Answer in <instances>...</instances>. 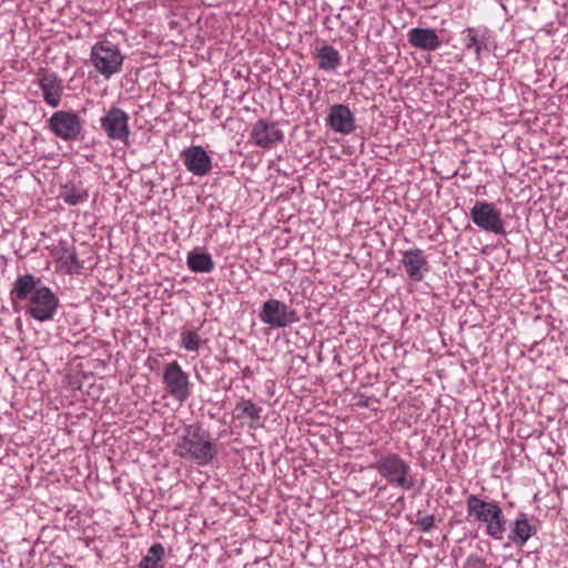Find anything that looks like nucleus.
<instances>
[{
    "label": "nucleus",
    "mask_w": 568,
    "mask_h": 568,
    "mask_svg": "<svg viewBox=\"0 0 568 568\" xmlns=\"http://www.w3.org/2000/svg\"><path fill=\"white\" fill-rule=\"evenodd\" d=\"M40 277L33 274L20 275L13 283L11 295L17 301H28L27 312L39 322H47L54 317L59 298L50 287L41 285Z\"/></svg>",
    "instance_id": "obj_1"
},
{
    "label": "nucleus",
    "mask_w": 568,
    "mask_h": 568,
    "mask_svg": "<svg viewBox=\"0 0 568 568\" xmlns=\"http://www.w3.org/2000/svg\"><path fill=\"white\" fill-rule=\"evenodd\" d=\"M175 452L181 458L190 459L200 466L211 464L217 456V447L210 432L200 424L185 426Z\"/></svg>",
    "instance_id": "obj_2"
},
{
    "label": "nucleus",
    "mask_w": 568,
    "mask_h": 568,
    "mask_svg": "<svg viewBox=\"0 0 568 568\" xmlns=\"http://www.w3.org/2000/svg\"><path fill=\"white\" fill-rule=\"evenodd\" d=\"M466 507L469 517L485 524L486 534L501 540L506 530V520L499 504L495 500L486 501L476 495H469L466 499Z\"/></svg>",
    "instance_id": "obj_3"
},
{
    "label": "nucleus",
    "mask_w": 568,
    "mask_h": 568,
    "mask_svg": "<svg viewBox=\"0 0 568 568\" xmlns=\"http://www.w3.org/2000/svg\"><path fill=\"white\" fill-rule=\"evenodd\" d=\"M381 477L385 478L389 485H396L403 489L409 490L415 487L416 479L412 475L409 464L396 453H388L381 456L373 465Z\"/></svg>",
    "instance_id": "obj_4"
},
{
    "label": "nucleus",
    "mask_w": 568,
    "mask_h": 568,
    "mask_svg": "<svg viewBox=\"0 0 568 568\" xmlns=\"http://www.w3.org/2000/svg\"><path fill=\"white\" fill-rule=\"evenodd\" d=\"M124 57L118 45L104 40L97 42L90 52V62L104 79H110L122 70Z\"/></svg>",
    "instance_id": "obj_5"
},
{
    "label": "nucleus",
    "mask_w": 568,
    "mask_h": 568,
    "mask_svg": "<svg viewBox=\"0 0 568 568\" xmlns=\"http://www.w3.org/2000/svg\"><path fill=\"white\" fill-rule=\"evenodd\" d=\"M48 128L63 141H77L83 134V120L73 111L61 110L50 116Z\"/></svg>",
    "instance_id": "obj_6"
},
{
    "label": "nucleus",
    "mask_w": 568,
    "mask_h": 568,
    "mask_svg": "<svg viewBox=\"0 0 568 568\" xmlns=\"http://www.w3.org/2000/svg\"><path fill=\"white\" fill-rule=\"evenodd\" d=\"M473 223L483 231L497 235L506 234L501 212L487 201H476L470 210Z\"/></svg>",
    "instance_id": "obj_7"
},
{
    "label": "nucleus",
    "mask_w": 568,
    "mask_h": 568,
    "mask_svg": "<svg viewBox=\"0 0 568 568\" xmlns=\"http://www.w3.org/2000/svg\"><path fill=\"white\" fill-rule=\"evenodd\" d=\"M260 318L264 324L274 328L287 327L300 321L295 310L275 298H270L263 303Z\"/></svg>",
    "instance_id": "obj_8"
},
{
    "label": "nucleus",
    "mask_w": 568,
    "mask_h": 568,
    "mask_svg": "<svg viewBox=\"0 0 568 568\" xmlns=\"http://www.w3.org/2000/svg\"><path fill=\"white\" fill-rule=\"evenodd\" d=\"M163 383L168 393L180 403H184L191 395L189 375L176 361L164 366Z\"/></svg>",
    "instance_id": "obj_9"
},
{
    "label": "nucleus",
    "mask_w": 568,
    "mask_h": 568,
    "mask_svg": "<svg viewBox=\"0 0 568 568\" xmlns=\"http://www.w3.org/2000/svg\"><path fill=\"white\" fill-rule=\"evenodd\" d=\"M129 119L125 111L112 106L106 114L101 118L100 123L110 140L126 143L130 135Z\"/></svg>",
    "instance_id": "obj_10"
},
{
    "label": "nucleus",
    "mask_w": 568,
    "mask_h": 568,
    "mask_svg": "<svg viewBox=\"0 0 568 568\" xmlns=\"http://www.w3.org/2000/svg\"><path fill=\"white\" fill-rule=\"evenodd\" d=\"M251 140L260 148L268 149L284 140V133L276 122L257 120L251 131Z\"/></svg>",
    "instance_id": "obj_11"
},
{
    "label": "nucleus",
    "mask_w": 568,
    "mask_h": 568,
    "mask_svg": "<svg viewBox=\"0 0 568 568\" xmlns=\"http://www.w3.org/2000/svg\"><path fill=\"white\" fill-rule=\"evenodd\" d=\"M183 163L196 176L206 175L212 169V159L201 145H192L182 152Z\"/></svg>",
    "instance_id": "obj_12"
},
{
    "label": "nucleus",
    "mask_w": 568,
    "mask_h": 568,
    "mask_svg": "<svg viewBox=\"0 0 568 568\" xmlns=\"http://www.w3.org/2000/svg\"><path fill=\"white\" fill-rule=\"evenodd\" d=\"M326 124L336 133L348 135L356 129L355 116L345 104L331 106L326 118Z\"/></svg>",
    "instance_id": "obj_13"
},
{
    "label": "nucleus",
    "mask_w": 568,
    "mask_h": 568,
    "mask_svg": "<svg viewBox=\"0 0 568 568\" xmlns=\"http://www.w3.org/2000/svg\"><path fill=\"white\" fill-rule=\"evenodd\" d=\"M402 264L408 277L414 282L423 281L428 272V261L420 248H410L402 253Z\"/></svg>",
    "instance_id": "obj_14"
},
{
    "label": "nucleus",
    "mask_w": 568,
    "mask_h": 568,
    "mask_svg": "<svg viewBox=\"0 0 568 568\" xmlns=\"http://www.w3.org/2000/svg\"><path fill=\"white\" fill-rule=\"evenodd\" d=\"M38 83L43 92V100L52 108L60 104L63 84L62 80L53 72H41L38 77Z\"/></svg>",
    "instance_id": "obj_15"
},
{
    "label": "nucleus",
    "mask_w": 568,
    "mask_h": 568,
    "mask_svg": "<svg viewBox=\"0 0 568 568\" xmlns=\"http://www.w3.org/2000/svg\"><path fill=\"white\" fill-rule=\"evenodd\" d=\"M409 43L420 50L435 51L442 45L436 31L429 28H413L408 32Z\"/></svg>",
    "instance_id": "obj_16"
},
{
    "label": "nucleus",
    "mask_w": 568,
    "mask_h": 568,
    "mask_svg": "<svg viewBox=\"0 0 568 568\" xmlns=\"http://www.w3.org/2000/svg\"><path fill=\"white\" fill-rule=\"evenodd\" d=\"M536 532L537 528L528 520L527 515L521 513L513 521L508 539L517 547H523Z\"/></svg>",
    "instance_id": "obj_17"
},
{
    "label": "nucleus",
    "mask_w": 568,
    "mask_h": 568,
    "mask_svg": "<svg viewBox=\"0 0 568 568\" xmlns=\"http://www.w3.org/2000/svg\"><path fill=\"white\" fill-rule=\"evenodd\" d=\"M236 418H247L250 428H257L261 426V412L262 408L253 403L251 399L241 398L235 405Z\"/></svg>",
    "instance_id": "obj_18"
},
{
    "label": "nucleus",
    "mask_w": 568,
    "mask_h": 568,
    "mask_svg": "<svg viewBox=\"0 0 568 568\" xmlns=\"http://www.w3.org/2000/svg\"><path fill=\"white\" fill-rule=\"evenodd\" d=\"M487 30L480 28L468 27L463 31V43L465 49L474 50L477 57H479L481 50L486 48L485 41Z\"/></svg>",
    "instance_id": "obj_19"
},
{
    "label": "nucleus",
    "mask_w": 568,
    "mask_h": 568,
    "mask_svg": "<svg viewBox=\"0 0 568 568\" xmlns=\"http://www.w3.org/2000/svg\"><path fill=\"white\" fill-rule=\"evenodd\" d=\"M59 262L68 274H78L82 268L75 248L62 242L59 247Z\"/></svg>",
    "instance_id": "obj_20"
},
{
    "label": "nucleus",
    "mask_w": 568,
    "mask_h": 568,
    "mask_svg": "<svg viewBox=\"0 0 568 568\" xmlns=\"http://www.w3.org/2000/svg\"><path fill=\"white\" fill-rule=\"evenodd\" d=\"M318 68L324 71H335L341 65L339 52L329 44L317 49Z\"/></svg>",
    "instance_id": "obj_21"
},
{
    "label": "nucleus",
    "mask_w": 568,
    "mask_h": 568,
    "mask_svg": "<svg viewBox=\"0 0 568 568\" xmlns=\"http://www.w3.org/2000/svg\"><path fill=\"white\" fill-rule=\"evenodd\" d=\"M189 268L195 273H209L214 268V262L209 253L191 251L186 257Z\"/></svg>",
    "instance_id": "obj_22"
},
{
    "label": "nucleus",
    "mask_w": 568,
    "mask_h": 568,
    "mask_svg": "<svg viewBox=\"0 0 568 568\" xmlns=\"http://www.w3.org/2000/svg\"><path fill=\"white\" fill-rule=\"evenodd\" d=\"M165 550L162 544H153L148 554L142 558L138 568H164L163 559Z\"/></svg>",
    "instance_id": "obj_23"
},
{
    "label": "nucleus",
    "mask_w": 568,
    "mask_h": 568,
    "mask_svg": "<svg viewBox=\"0 0 568 568\" xmlns=\"http://www.w3.org/2000/svg\"><path fill=\"white\" fill-rule=\"evenodd\" d=\"M60 196L69 205H77L88 200L89 193L87 190L77 186H64Z\"/></svg>",
    "instance_id": "obj_24"
},
{
    "label": "nucleus",
    "mask_w": 568,
    "mask_h": 568,
    "mask_svg": "<svg viewBox=\"0 0 568 568\" xmlns=\"http://www.w3.org/2000/svg\"><path fill=\"white\" fill-rule=\"evenodd\" d=\"M182 345L185 349L196 352L200 347V336L195 331H184L181 334Z\"/></svg>",
    "instance_id": "obj_25"
},
{
    "label": "nucleus",
    "mask_w": 568,
    "mask_h": 568,
    "mask_svg": "<svg viewBox=\"0 0 568 568\" xmlns=\"http://www.w3.org/2000/svg\"><path fill=\"white\" fill-rule=\"evenodd\" d=\"M415 524L420 531L429 532L435 528V517L434 515H423L422 511H418Z\"/></svg>",
    "instance_id": "obj_26"
}]
</instances>
